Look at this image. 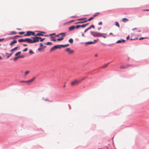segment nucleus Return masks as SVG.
<instances>
[{
    "instance_id": "nucleus-43",
    "label": "nucleus",
    "mask_w": 149,
    "mask_h": 149,
    "mask_svg": "<svg viewBox=\"0 0 149 149\" xmlns=\"http://www.w3.org/2000/svg\"><path fill=\"white\" fill-rule=\"evenodd\" d=\"M86 18L79 19H77L78 20H83L86 19Z\"/></svg>"
},
{
    "instance_id": "nucleus-49",
    "label": "nucleus",
    "mask_w": 149,
    "mask_h": 149,
    "mask_svg": "<svg viewBox=\"0 0 149 149\" xmlns=\"http://www.w3.org/2000/svg\"><path fill=\"white\" fill-rule=\"evenodd\" d=\"M66 86H65V83L64 84V85H63V88H65V87Z\"/></svg>"
},
{
    "instance_id": "nucleus-10",
    "label": "nucleus",
    "mask_w": 149,
    "mask_h": 149,
    "mask_svg": "<svg viewBox=\"0 0 149 149\" xmlns=\"http://www.w3.org/2000/svg\"><path fill=\"white\" fill-rule=\"evenodd\" d=\"M60 35H62V36H65V35H66L65 33H59V34L56 35V37H59L60 36Z\"/></svg>"
},
{
    "instance_id": "nucleus-61",
    "label": "nucleus",
    "mask_w": 149,
    "mask_h": 149,
    "mask_svg": "<svg viewBox=\"0 0 149 149\" xmlns=\"http://www.w3.org/2000/svg\"><path fill=\"white\" fill-rule=\"evenodd\" d=\"M15 37H20V36H15Z\"/></svg>"
},
{
    "instance_id": "nucleus-58",
    "label": "nucleus",
    "mask_w": 149,
    "mask_h": 149,
    "mask_svg": "<svg viewBox=\"0 0 149 149\" xmlns=\"http://www.w3.org/2000/svg\"><path fill=\"white\" fill-rule=\"evenodd\" d=\"M82 36H84V33H82Z\"/></svg>"
},
{
    "instance_id": "nucleus-34",
    "label": "nucleus",
    "mask_w": 149,
    "mask_h": 149,
    "mask_svg": "<svg viewBox=\"0 0 149 149\" xmlns=\"http://www.w3.org/2000/svg\"><path fill=\"white\" fill-rule=\"evenodd\" d=\"M11 34H12V35H13V34H16L17 33L16 32H15V31H12L11 32Z\"/></svg>"
},
{
    "instance_id": "nucleus-8",
    "label": "nucleus",
    "mask_w": 149,
    "mask_h": 149,
    "mask_svg": "<svg viewBox=\"0 0 149 149\" xmlns=\"http://www.w3.org/2000/svg\"><path fill=\"white\" fill-rule=\"evenodd\" d=\"M65 51L70 54H72L74 52V51L73 50H71V49L70 48L66 49Z\"/></svg>"
},
{
    "instance_id": "nucleus-19",
    "label": "nucleus",
    "mask_w": 149,
    "mask_h": 149,
    "mask_svg": "<svg viewBox=\"0 0 149 149\" xmlns=\"http://www.w3.org/2000/svg\"><path fill=\"white\" fill-rule=\"evenodd\" d=\"M64 36H62L61 38H58L57 40L58 41H61L64 39L63 37Z\"/></svg>"
},
{
    "instance_id": "nucleus-45",
    "label": "nucleus",
    "mask_w": 149,
    "mask_h": 149,
    "mask_svg": "<svg viewBox=\"0 0 149 149\" xmlns=\"http://www.w3.org/2000/svg\"><path fill=\"white\" fill-rule=\"evenodd\" d=\"M98 25H101L102 24V22H100L98 23Z\"/></svg>"
},
{
    "instance_id": "nucleus-14",
    "label": "nucleus",
    "mask_w": 149,
    "mask_h": 149,
    "mask_svg": "<svg viewBox=\"0 0 149 149\" xmlns=\"http://www.w3.org/2000/svg\"><path fill=\"white\" fill-rule=\"evenodd\" d=\"M18 42H26V38L25 39H21L18 40Z\"/></svg>"
},
{
    "instance_id": "nucleus-21",
    "label": "nucleus",
    "mask_w": 149,
    "mask_h": 149,
    "mask_svg": "<svg viewBox=\"0 0 149 149\" xmlns=\"http://www.w3.org/2000/svg\"><path fill=\"white\" fill-rule=\"evenodd\" d=\"M101 36H100V37H103L104 38H106V36L107 34L105 33H101Z\"/></svg>"
},
{
    "instance_id": "nucleus-25",
    "label": "nucleus",
    "mask_w": 149,
    "mask_h": 149,
    "mask_svg": "<svg viewBox=\"0 0 149 149\" xmlns=\"http://www.w3.org/2000/svg\"><path fill=\"white\" fill-rule=\"evenodd\" d=\"M69 42L71 44L73 43V39L71 38H70L69 40Z\"/></svg>"
},
{
    "instance_id": "nucleus-33",
    "label": "nucleus",
    "mask_w": 149,
    "mask_h": 149,
    "mask_svg": "<svg viewBox=\"0 0 149 149\" xmlns=\"http://www.w3.org/2000/svg\"><path fill=\"white\" fill-rule=\"evenodd\" d=\"M21 53V52H19L16 53L15 54V56H16L20 54Z\"/></svg>"
},
{
    "instance_id": "nucleus-27",
    "label": "nucleus",
    "mask_w": 149,
    "mask_h": 149,
    "mask_svg": "<svg viewBox=\"0 0 149 149\" xmlns=\"http://www.w3.org/2000/svg\"><path fill=\"white\" fill-rule=\"evenodd\" d=\"M93 18H94V17H91L90 18H89L88 20H86L87 21V22L88 21H90L91 20H92V19H93Z\"/></svg>"
},
{
    "instance_id": "nucleus-1",
    "label": "nucleus",
    "mask_w": 149,
    "mask_h": 149,
    "mask_svg": "<svg viewBox=\"0 0 149 149\" xmlns=\"http://www.w3.org/2000/svg\"><path fill=\"white\" fill-rule=\"evenodd\" d=\"M31 38L33 39L32 40L30 38H26V42L28 43H33L38 42V38L36 37H32Z\"/></svg>"
},
{
    "instance_id": "nucleus-37",
    "label": "nucleus",
    "mask_w": 149,
    "mask_h": 149,
    "mask_svg": "<svg viewBox=\"0 0 149 149\" xmlns=\"http://www.w3.org/2000/svg\"><path fill=\"white\" fill-rule=\"evenodd\" d=\"M29 52L30 53V54H33L34 53V52H33L31 50H30L29 51Z\"/></svg>"
},
{
    "instance_id": "nucleus-15",
    "label": "nucleus",
    "mask_w": 149,
    "mask_h": 149,
    "mask_svg": "<svg viewBox=\"0 0 149 149\" xmlns=\"http://www.w3.org/2000/svg\"><path fill=\"white\" fill-rule=\"evenodd\" d=\"M13 54V53H10V54H9L8 53H6V55L7 56V58H8L10 57Z\"/></svg>"
},
{
    "instance_id": "nucleus-11",
    "label": "nucleus",
    "mask_w": 149,
    "mask_h": 149,
    "mask_svg": "<svg viewBox=\"0 0 149 149\" xmlns=\"http://www.w3.org/2000/svg\"><path fill=\"white\" fill-rule=\"evenodd\" d=\"M17 42V40H13V41L11 42L10 44V45L11 46H12L13 45H14V44H15Z\"/></svg>"
},
{
    "instance_id": "nucleus-38",
    "label": "nucleus",
    "mask_w": 149,
    "mask_h": 149,
    "mask_svg": "<svg viewBox=\"0 0 149 149\" xmlns=\"http://www.w3.org/2000/svg\"><path fill=\"white\" fill-rule=\"evenodd\" d=\"M19 33L20 35H22L24 34L25 33V32H19Z\"/></svg>"
},
{
    "instance_id": "nucleus-23",
    "label": "nucleus",
    "mask_w": 149,
    "mask_h": 149,
    "mask_svg": "<svg viewBox=\"0 0 149 149\" xmlns=\"http://www.w3.org/2000/svg\"><path fill=\"white\" fill-rule=\"evenodd\" d=\"M69 45V44H67L65 45H61V47H66Z\"/></svg>"
},
{
    "instance_id": "nucleus-47",
    "label": "nucleus",
    "mask_w": 149,
    "mask_h": 149,
    "mask_svg": "<svg viewBox=\"0 0 149 149\" xmlns=\"http://www.w3.org/2000/svg\"><path fill=\"white\" fill-rule=\"evenodd\" d=\"M4 40V38L0 39V41H3Z\"/></svg>"
},
{
    "instance_id": "nucleus-60",
    "label": "nucleus",
    "mask_w": 149,
    "mask_h": 149,
    "mask_svg": "<svg viewBox=\"0 0 149 149\" xmlns=\"http://www.w3.org/2000/svg\"><path fill=\"white\" fill-rule=\"evenodd\" d=\"M112 34H113V33H109V35H112Z\"/></svg>"
},
{
    "instance_id": "nucleus-35",
    "label": "nucleus",
    "mask_w": 149,
    "mask_h": 149,
    "mask_svg": "<svg viewBox=\"0 0 149 149\" xmlns=\"http://www.w3.org/2000/svg\"><path fill=\"white\" fill-rule=\"evenodd\" d=\"M109 63H108L106 64H105L102 67V68H104L106 67H107V66L108 65V64H109Z\"/></svg>"
},
{
    "instance_id": "nucleus-3",
    "label": "nucleus",
    "mask_w": 149,
    "mask_h": 149,
    "mask_svg": "<svg viewBox=\"0 0 149 149\" xmlns=\"http://www.w3.org/2000/svg\"><path fill=\"white\" fill-rule=\"evenodd\" d=\"M84 79V78H82L81 80H75L71 82V85L72 86L76 85L80 83L81 81Z\"/></svg>"
},
{
    "instance_id": "nucleus-28",
    "label": "nucleus",
    "mask_w": 149,
    "mask_h": 149,
    "mask_svg": "<svg viewBox=\"0 0 149 149\" xmlns=\"http://www.w3.org/2000/svg\"><path fill=\"white\" fill-rule=\"evenodd\" d=\"M86 22H87V21L86 20H84V21H80V22H78V23H80H80H84Z\"/></svg>"
},
{
    "instance_id": "nucleus-26",
    "label": "nucleus",
    "mask_w": 149,
    "mask_h": 149,
    "mask_svg": "<svg viewBox=\"0 0 149 149\" xmlns=\"http://www.w3.org/2000/svg\"><path fill=\"white\" fill-rule=\"evenodd\" d=\"M100 14V13H96L93 15V17H95L96 16Z\"/></svg>"
},
{
    "instance_id": "nucleus-9",
    "label": "nucleus",
    "mask_w": 149,
    "mask_h": 149,
    "mask_svg": "<svg viewBox=\"0 0 149 149\" xmlns=\"http://www.w3.org/2000/svg\"><path fill=\"white\" fill-rule=\"evenodd\" d=\"M38 32V33L37 34H35V36H43V34L45 33V32L43 31H39Z\"/></svg>"
},
{
    "instance_id": "nucleus-54",
    "label": "nucleus",
    "mask_w": 149,
    "mask_h": 149,
    "mask_svg": "<svg viewBox=\"0 0 149 149\" xmlns=\"http://www.w3.org/2000/svg\"><path fill=\"white\" fill-rule=\"evenodd\" d=\"M88 24H89V23H87L86 24H85V26H86L88 25Z\"/></svg>"
},
{
    "instance_id": "nucleus-18",
    "label": "nucleus",
    "mask_w": 149,
    "mask_h": 149,
    "mask_svg": "<svg viewBox=\"0 0 149 149\" xmlns=\"http://www.w3.org/2000/svg\"><path fill=\"white\" fill-rule=\"evenodd\" d=\"M128 19L126 18H124L122 19V21L123 22H125L128 21Z\"/></svg>"
},
{
    "instance_id": "nucleus-41",
    "label": "nucleus",
    "mask_w": 149,
    "mask_h": 149,
    "mask_svg": "<svg viewBox=\"0 0 149 149\" xmlns=\"http://www.w3.org/2000/svg\"><path fill=\"white\" fill-rule=\"evenodd\" d=\"M28 49L27 48H25L23 50V52H25L27 51Z\"/></svg>"
},
{
    "instance_id": "nucleus-22",
    "label": "nucleus",
    "mask_w": 149,
    "mask_h": 149,
    "mask_svg": "<svg viewBox=\"0 0 149 149\" xmlns=\"http://www.w3.org/2000/svg\"><path fill=\"white\" fill-rule=\"evenodd\" d=\"M115 25L117 26L118 28H120V25L119 23L117 22H115Z\"/></svg>"
},
{
    "instance_id": "nucleus-57",
    "label": "nucleus",
    "mask_w": 149,
    "mask_h": 149,
    "mask_svg": "<svg viewBox=\"0 0 149 149\" xmlns=\"http://www.w3.org/2000/svg\"><path fill=\"white\" fill-rule=\"evenodd\" d=\"M76 17L75 16H72V17H71L72 18H74V17Z\"/></svg>"
},
{
    "instance_id": "nucleus-53",
    "label": "nucleus",
    "mask_w": 149,
    "mask_h": 149,
    "mask_svg": "<svg viewBox=\"0 0 149 149\" xmlns=\"http://www.w3.org/2000/svg\"><path fill=\"white\" fill-rule=\"evenodd\" d=\"M23 45L24 47H26L27 46V45L26 44H23Z\"/></svg>"
},
{
    "instance_id": "nucleus-5",
    "label": "nucleus",
    "mask_w": 149,
    "mask_h": 149,
    "mask_svg": "<svg viewBox=\"0 0 149 149\" xmlns=\"http://www.w3.org/2000/svg\"><path fill=\"white\" fill-rule=\"evenodd\" d=\"M132 65L131 64H127V65H123L120 66L119 68H120L121 69H125L129 67H130L131 66H132Z\"/></svg>"
},
{
    "instance_id": "nucleus-48",
    "label": "nucleus",
    "mask_w": 149,
    "mask_h": 149,
    "mask_svg": "<svg viewBox=\"0 0 149 149\" xmlns=\"http://www.w3.org/2000/svg\"><path fill=\"white\" fill-rule=\"evenodd\" d=\"M130 38V36L129 35L127 37H126V38L127 40H128Z\"/></svg>"
},
{
    "instance_id": "nucleus-59",
    "label": "nucleus",
    "mask_w": 149,
    "mask_h": 149,
    "mask_svg": "<svg viewBox=\"0 0 149 149\" xmlns=\"http://www.w3.org/2000/svg\"><path fill=\"white\" fill-rule=\"evenodd\" d=\"M96 40H94V42H95V43L96 42Z\"/></svg>"
},
{
    "instance_id": "nucleus-40",
    "label": "nucleus",
    "mask_w": 149,
    "mask_h": 149,
    "mask_svg": "<svg viewBox=\"0 0 149 149\" xmlns=\"http://www.w3.org/2000/svg\"><path fill=\"white\" fill-rule=\"evenodd\" d=\"M85 26V24L80 25V27H84Z\"/></svg>"
},
{
    "instance_id": "nucleus-30",
    "label": "nucleus",
    "mask_w": 149,
    "mask_h": 149,
    "mask_svg": "<svg viewBox=\"0 0 149 149\" xmlns=\"http://www.w3.org/2000/svg\"><path fill=\"white\" fill-rule=\"evenodd\" d=\"M38 50L40 52H43V51H42V48H38Z\"/></svg>"
},
{
    "instance_id": "nucleus-4",
    "label": "nucleus",
    "mask_w": 149,
    "mask_h": 149,
    "mask_svg": "<svg viewBox=\"0 0 149 149\" xmlns=\"http://www.w3.org/2000/svg\"><path fill=\"white\" fill-rule=\"evenodd\" d=\"M91 34L94 37H100L101 36V33L94 31H91Z\"/></svg>"
},
{
    "instance_id": "nucleus-13",
    "label": "nucleus",
    "mask_w": 149,
    "mask_h": 149,
    "mask_svg": "<svg viewBox=\"0 0 149 149\" xmlns=\"http://www.w3.org/2000/svg\"><path fill=\"white\" fill-rule=\"evenodd\" d=\"M125 42V40H123L122 39H121L120 40L117 41L116 42V43H120L122 42Z\"/></svg>"
},
{
    "instance_id": "nucleus-52",
    "label": "nucleus",
    "mask_w": 149,
    "mask_h": 149,
    "mask_svg": "<svg viewBox=\"0 0 149 149\" xmlns=\"http://www.w3.org/2000/svg\"><path fill=\"white\" fill-rule=\"evenodd\" d=\"M91 27L90 26L88 28H87V29L89 30L91 29Z\"/></svg>"
},
{
    "instance_id": "nucleus-56",
    "label": "nucleus",
    "mask_w": 149,
    "mask_h": 149,
    "mask_svg": "<svg viewBox=\"0 0 149 149\" xmlns=\"http://www.w3.org/2000/svg\"><path fill=\"white\" fill-rule=\"evenodd\" d=\"M137 29L136 28H134V29H132V30L133 31V30H134V29Z\"/></svg>"
},
{
    "instance_id": "nucleus-62",
    "label": "nucleus",
    "mask_w": 149,
    "mask_h": 149,
    "mask_svg": "<svg viewBox=\"0 0 149 149\" xmlns=\"http://www.w3.org/2000/svg\"><path fill=\"white\" fill-rule=\"evenodd\" d=\"M74 21V20H73L71 21V22H72Z\"/></svg>"
},
{
    "instance_id": "nucleus-31",
    "label": "nucleus",
    "mask_w": 149,
    "mask_h": 149,
    "mask_svg": "<svg viewBox=\"0 0 149 149\" xmlns=\"http://www.w3.org/2000/svg\"><path fill=\"white\" fill-rule=\"evenodd\" d=\"M19 58V56L18 57H16L13 58V60L14 61H16V60H17Z\"/></svg>"
},
{
    "instance_id": "nucleus-63",
    "label": "nucleus",
    "mask_w": 149,
    "mask_h": 149,
    "mask_svg": "<svg viewBox=\"0 0 149 149\" xmlns=\"http://www.w3.org/2000/svg\"><path fill=\"white\" fill-rule=\"evenodd\" d=\"M145 10L148 11H149V10Z\"/></svg>"
},
{
    "instance_id": "nucleus-36",
    "label": "nucleus",
    "mask_w": 149,
    "mask_h": 149,
    "mask_svg": "<svg viewBox=\"0 0 149 149\" xmlns=\"http://www.w3.org/2000/svg\"><path fill=\"white\" fill-rule=\"evenodd\" d=\"M25 57L24 55H22L19 56V58H24Z\"/></svg>"
},
{
    "instance_id": "nucleus-7",
    "label": "nucleus",
    "mask_w": 149,
    "mask_h": 149,
    "mask_svg": "<svg viewBox=\"0 0 149 149\" xmlns=\"http://www.w3.org/2000/svg\"><path fill=\"white\" fill-rule=\"evenodd\" d=\"M61 47L60 45H57L55 46H54V47L50 49V52H52L54 50H55L58 49V48H60Z\"/></svg>"
},
{
    "instance_id": "nucleus-12",
    "label": "nucleus",
    "mask_w": 149,
    "mask_h": 149,
    "mask_svg": "<svg viewBox=\"0 0 149 149\" xmlns=\"http://www.w3.org/2000/svg\"><path fill=\"white\" fill-rule=\"evenodd\" d=\"M75 28V26H72L69 27V29L70 31H71L74 29Z\"/></svg>"
},
{
    "instance_id": "nucleus-2",
    "label": "nucleus",
    "mask_w": 149,
    "mask_h": 149,
    "mask_svg": "<svg viewBox=\"0 0 149 149\" xmlns=\"http://www.w3.org/2000/svg\"><path fill=\"white\" fill-rule=\"evenodd\" d=\"M35 77H34L32 79H30L28 81H19L20 83H24L26 84L29 85L32 83L35 79Z\"/></svg>"
},
{
    "instance_id": "nucleus-42",
    "label": "nucleus",
    "mask_w": 149,
    "mask_h": 149,
    "mask_svg": "<svg viewBox=\"0 0 149 149\" xmlns=\"http://www.w3.org/2000/svg\"><path fill=\"white\" fill-rule=\"evenodd\" d=\"M92 28H93V29H94L95 28V26L94 25H91L90 26Z\"/></svg>"
},
{
    "instance_id": "nucleus-44",
    "label": "nucleus",
    "mask_w": 149,
    "mask_h": 149,
    "mask_svg": "<svg viewBox=\"0 0 149 149\" xmlns=\"http://www.w3.org/2000/svg\"><path fill=\"white\" fill-rule=\"evenodd\" d=\"M43 45L42 44V43H40V47H41Z\"/></svg>"
},
{
    "instance_id": "nucleus-39",
    "label": "nucleus",
    "mask_w": 149,
    "mask_h": 149,
    "mask_svg": "<svg viewBox=\"0 0 149 149\" xmlns=\"http://www.w3.org/2000/svg\"><path fill=\"white\" fill-rule=\"evenodd\" d=\"M79 28H80V25H77L75 27V28H76L77 29H78Z\"/></svg>"
},
{
    "instance_id": "nucleus-55",
    "label": "nucleus",
    "mask_w": 149,
    "mask_h": 149,
    "mask_svg": "<svg viewBox=\"0 0 149 149\" xmlns=\"http://www.w3.org/2000/svg\"><path fill=\"white\" fill-rule=\"evenodd\" d=\"M43 100H44V98H43ZM45 100V101H48V100H47V99H45V100Z\"/></svg>"
},
{
    "instance_id": "nucleus-29",
    "label": "nucleus",
    "mask_w": 149,
    "mask_h": 149,
    "mask_svg": "<svg viewBox=\"0 0 149 149\" xmlns=\"http://www.w3.org/2000/svg\"><path fill=\"white\" fill-rule=\"evenodd\" d=\"M45 44H46V45H52V43L51 42H48L47 43H45Z\"/></svg>"
},
{
    "instance_id": "nucleus-51",
    "label": "nucleus",
    "mask_w": 149,
    "mask_h": 149,
    "mask_svg": "<svg viewBox=\"0 0 149 149\" xmlns=\"http://www.w3.org/2000/svg\"><path fill=\"white\" fill-rule=\"evenodd\" d=\"M144 38L141 37V38H139V40H141L143 39H144Z\"/></svg>"
},
{
    "instance_id": "nucleus-64",
    "label": "nucleus",
    "mask_w": 149,
    "mask_h": 149,
    "mask_svg": "<svg viewBox=\"0 0 149 149\" xmlns=\"http://www.w3.org/2000/svg\"><path fill=\"white\" fill-rule=\"evenodd\" d=\"M95 56H97V54H96V55H95Z\"/></svg>"
},
{
    "instance_id": "nucleus-50",
    "label": "nucleus",
    "mask_w": 149,
    "mask_h": 149,
    "mask_svg": "<svg viewBox=\"0 0 149 149\" xmlns=\"http://www.w3.org/2000/svg\"><path fill=\"white\" fill-rule=\"evenodd\" d=\"M88 29H87L85 30L84 31V33H86L88 30Z\"/></svg>"
},
{
    "instance_id": "nucleus-6",
    "label": "nucleus",
    "mask_w": 149,
    "mask_h": 149,
    "mask_svg": "<svg viewBox=\"0 0 149 149\" xmlns=\"http://www.w3.org/2000/svg\"><path fill=\"white\" fill-rule=\"evenodd\" d=\"M31 35H35V33L31 31H27L26 34L24 35L25 36H30Z\"/></svg>"
},
{
    "instance_id": "nucleus-20",
    "label": "nucleus",
    "mask_w": 149,
    "mask_h": 149,
    "mask_svg": "<svg viewBox=\"0 0 149 149\" xmlns=\"http://www.w3.org/2000/svg\"><path fill=\"white\" fill-rule=\"evenodd\" d=\"M95 43V42H93L91 41V42H86L85 43L86 44H93Z\"/></svg>"
},
{
    "instance_id": "nucleus-46",
    "label": "nucleus",
    "mask_w": 149,
    "mask_h": 149,
    "mask_svg": "<svg viewBox=\"0 0 149 149\" xmlns=\"http://www.w3.org/2000/svg\"><path fill=\"white\" fill-rule=\"evenodd\" d=\"M55 35V33H53L52 34H51L49 35L50 36H52V35Z\"/></svg>"
},
{
    "instance_id": "nucleus-24",
    "label": "nucleus",
    "mask_w": 149,
    "mask_h": 149,
    "mask_svg": "<svg viewBox=\"0 0 149 149\" xmlns=\"http://www.w3.org/2000/svg\"><path fill=\"white\" fill-rule=\"evenodd\" d=\"M51 38H52L51 39V41H56V40L55 39V38L54 37H51Z\"/></svg>"
},
{
    "instance_id": "nucleus-32",
    "label": "nucleus",
    "mask_w": 149,
    "mask_h": 149,
    "mask_svg": "<svg viewBox=\"0 0 149 149\" xmlns=\"http://www.w3.org/2000/svg\"><path fill=\"white\" fill-rule=\"evenodd\" d=\"M30 72V71H27L25 73V75L26 76L27 74H28Z\"/></svg>"
},
{
    "instance_id": "nucleus-17",
    "label": "nucleus",
    "mask_w": 149,
    "mask_h": 149,
    "mask_svg": "<svg viewBox=\"0 0 149 149\" xmlns=\"http://www.w3.org/2000/svg\"><path fill=\"white\" fill-rule=\"evenodd\" d=\"M17 48H18L17 47H15L13 49H11V52H15V51H16L17 49Z\"/></svg>"
},
{
    "instance_id": "nucleus-16",
    "label": "nucleus",
    "mask_w": 149,
    "mask_h": 149,
    "mask_svg": "<svg viewBox=\"0 0 149 149\" xmlns=\"http://www.w3.org/2000/svg\"><path fill=\"white\" fill-rule=\"evenodd\" d=\"M35 37H37L38 38V41H39V39H40V42H42L45 39V38H42L40 37H37V36H35Z\"/></svg>"
}]
</instances>
